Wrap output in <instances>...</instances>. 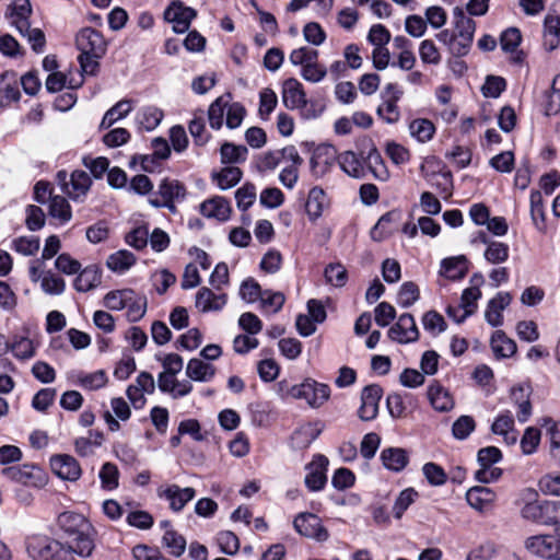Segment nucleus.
<instances>
[{
	"mask_svg": "<svg viewBox=\"0 0 560 560\" xmlns=\"http://www.w3.org/2000/svg\"><path fill=\"white\" fill-rule=\"evenodd\" d=\"M56 523L67 544L72 545L78 556L89 558L93 553L95 530L84 515L66 511L57 516Z\"/></svg>",
	"mask_w": 560,
	"mask_h": 560,
	"instance_id": "1",
	"label": "nucleus"
},
{
	"mask_svg": "<svg viewBox=\"0 0 560 560\" xmlns=\"http://www.w3.org/2000/svg\"><path fill=\"white\" fill-rule=\"evenodd\" d=\"M475 31V21L467 16L462 9L455 8L453 28L441 31L436 38L447 48L451 55L464 57L470 50Z\"/></svg>",
	"mask_w": 560,
	"mask_h": 560,
	"instance_id": "2",
	"label": "nucleus"
},
{
	"mask_svg": "<svg viewBox=\"0 0 560 560\" xmlns=\"http://www.w3.org/2000/svg\"><path fill=\"white\" fill-rule=\"evenodd\" d=\"M278 385L282 398L304 399L311 408L315 409L320 408L330 397V387L313 378H306L294 385L282 381Z\"/></svg>",
	"mask_w": 560,
	"mask_h": 560,
	"instance_id": "3",
	"label": "nucleus"
},
{
	"mask_svg": "<svg viewBox=\"0 0 560 560\" xmlns=\"http://www.w3.org/2000/svg\"><path fill=\"white\" fill-rule=\"evenodd\" d=\"M77 46L81 51L79 61L85 73L93 74L98 67V59L106 51V42L102 34L91 27H85L77 35Z\"/></svg>",
	"mask_w": 560,
	"mask_h": 560,
	"instance_id": "4",
	"label": "nucleus"
},
{
	"mask_svg": "<svg viewBox=\"0 0 560 560\" xmlns=\"http://www.w3.org/2000/svg\"><path fill=\"white\" fill-rule=\"evenodd\" d=\"M27 550L36 560H77L72 545H63L47 537H35L30 540Z\"/></svg>",
	"mask_w": 560,
	"mask_h": 560,
	"instance_id": "5",
	"label": "nucleus"
},
{
	"mask_svg": "<svg viewBox=\"0 0 560 560\" xmlns=\"http://www.w3.org/2000/svg\"><path fill=\"white\" fill-rule=\"evenodd\" d=\"M293 527L301 536L323 542L329 538V533L322 520L313 513L302 512L293 520Z\"/></svg>",
	"mask_w": 560,
	"mask_h": 560,
	"instance_id": "6",
	"label": "nucleus"
},
{
	"mask_svg": "<svg viewBox=\"0 0 560 560\" xmlns=\"http://www.w3.org/2000/svg\"><path fill=\"white\" fill-rule=\"evenodd\" d=\"M2 475L10 479L28 487H43L46 485L47 478L45 472L34 465L10 466L2 469Z\"/></svg>",
	"mask_w": 560,
	"mask_h": 560,
	"instance_id": "7",
	"label": "nucleus"
},
{
	"mask_svg": "<svg viewBox=\"0 0 560 560\" xmlns=\"http://www.w3.org/2000/svg\"><path fill=\"white\" fill-rule=\"evenodd\" d=\"M525 548L546 560H560V538L553 535H536L525 540Z\"/></svg>",
	"mask_w": 560,
	"mask_h": 560,
	"instance_id": "8",
	"label": "nucleus"
},
{
	"mask_svg": "<svg viewBox=\"0 0 560 560\" xmlns=\"http://www.w3.org/2000/svg\"><path fill=\"white\" fill-rule=\"evenodd\" d=\"M288 161L303 163V159L293 145L261 153L258 158L257 165L260 171L268 172L276 170L282 162Z\"/></svg>",
	"mask_w": 560,
	"mask_h": 560,
	"instance_id": "9",
	"label": "nucleus"
},
{
	"mask_svg": "<svg viewBox=\"0 0 560 560\" xmlns=\"http://www.w3.org/2000/svg\"><path fill=\"white\" fill-rule=\"evenodd\" d=\"M196 15L192 8L184 5L180 1H173L164 11L165 21L171 23L173 31L178 34L188 31Z\"/></svg>",
	"mask_w": 560,
	"mask_h": 560,
	"instance_id": "10",
	"label": "nucleus"
},
{
	"mask_svg": "<svg viewBox=\"0 0 560 560\" xmlns=\"http://www.w3.org/2000/svg\"><path fill=\"white\" fill-rule=\"evenodd\" d=\"M50 468L56 476L67 481H77L82 475L79 462L69 454L52 455Z\"/></svg>",
	"mask_w": 560,
	"mask_h": 560,
	"instance_id": "11",
	"label": "nucleus"
},
{
	"mask_svg": "<svg viewBox=\"0 0 560 560\" xmlns=\"http://www.w3.org/2000/svg\"><path fill=\"white\" fill-rule=\"evenodd\" d=\"M195 495L196 491L191 487L180 488L177 485H168L158 489V497L165 499L174 512L182 511Z\"/></svg>",
	"mask_w": 560,
	"mask_h": 560,
	"instance_id": "12",
	"label": "nucleus"
},
{
	"mask_svg": "<svg viewBox=\"0 0 560 560\" xmlns=\"http://www.w3.org/2000/svg\"><path fill=\"white\" fill-rule=\"evenodd\" d=\"M388 336L399 343H409L418 340L419 330L412 315L406 313L399 316L397 323L390 327Z\"/></svg>",
	"mask_w": 560,
	"mask_h": 560,
	"instance_id": "13",
	"label": "nucleus"
},
{
	"mask_svg": "<svg viewBox=\"0 0 560 560\" xmlns=\"http://www.w3.org/2000/svg\"><path fill=\"white\" fill-rule=\"evenodd\" d=\"M382 398V388L377 385L365 386L361 393V406L358 415L363 421H371L378 413L380 400Z\"/></svg>",
	"mask_w": 560,
	"mask_h": 560,
	"instance_id": "14",
	"label": "nucleus"
},
{
	"mask_svg": "<svg viewBox=\"0 0 560 560\" xmlns=\"http://www.w3.org/2000/svg\"><path fill=\"white\" fill-rule=\"evenodd\" d=\"M282 102L287 108L299 109L306 106L307 100L302 83L289 78L282 84Z\"/></svg>",
	"mask_w": 560,
	"mask_h": 560,
	"instance_id": "15",
	"label": "nucleus"
},
{
	"mask_svg": "<svg viewBox=\"0 0 560 560\" xmlns=\"http://www.w3.org/2000/svg\"><path fill=\"white\" fill-rule=\"evenodd\" d=\"M324 424L320 421L304 422L291 435V444L296 450L308 447L322 433Z\"/></svg>",
	"mask_w": 560,
	"mask_h": 560,
	"instance_id": "16",
	"label": "nucleus"
},
{
	"mask_svg": "<svg viewBox=\"0 0 560 560\" xmlns=\"http://www.w3.org/2000/svg\"><path fill=\"white\" fill-rule=\"evenodd\" d=\"M31 14L32 7L30 0H13L8 8L5 16L19 33H24L28 30Z\"/></svg>",
	"mask_w": 560,
	"mask_h": 560,
	"instance_id": "17",
	"label": "nucleus"
},
{
	"mask_svg": "<svg viewBox=\"0 0 560 560\" xmlns=\"http://www.w3.org/2000/svg\"><path fill=\"white\" fill-rule=\"evenodd\" d=\"M497 499L495 492L487 487H472L466 492V501L469 506L479 513L491 510Z\"/></svg>",
	"mask_w": 560,
	"mask_h": 560,
	"instance_id": "18",
	"label": "nucleus"
},
{
	"mask_svg": "<svg viewBox=\"0 0 560 560\" xmlns=\"http://www.w3.org/2000/svg\"><path fill=\"white\" fill-rule=\"evenodd\" d=\"M485 279L481 275H474L470 279V287L463 291L460 307L464 310L462 318H467L477 310V301L481 298L480 287Z\"/></svg>",
	"mask_w": 560,
	"mask_h": 560,
	"instance_id": "19",
	"label": "nucleus"
},
{
	"mask_svg": "<svg viewBox=\"0 0 560 560\" xmlns=\"http://www.w3.org/2000/svg\"><path fill=\"white\" fill-rule=\"evenodd\" d=\"M158 387L162 393L168 394L174 399L185 397L192 390L189 381H178L176 375L167 374L158 375Z\"/></svg>",
	"mask_w": 560,
	"mask_h": 560,
	"instance_id": "20",
	"label": "nucleus"
},
{
	"mask_svg": "<svg viewBox=\"0 0 560 560\" xmlns=\"http://www.w3.org/2000/svg\"><path fill=\"white\" fill-rule=\"evenodd\" d=\"M401 220V212L389 211L382 215L371 231L374 241L381 242L398 230Z\"/></svg>",
	"mask_w": 560,
	"mask_h": 560,
	"instance_id": "21",
	"label": "nucleus"
},
{
	"mask_svg": "<svg viewBox=\"0 0 560 560\" xmlns=\"http://www.w3.org/2000/svg\"><path fill=\"white\" fill-rule=\"evenodd\" d=\"M226 304V295L224 293H215L209 288H201L196 294V307L202 312H217Z\"/></svg>",
	"mask_w": 560,
	"mask_h": 560,
	"instance_id": "22",
	"label": "nucleus"
},
{
	"mask_svg": "<svg viewBox=\"0 0 560 560\" xmlns=\"http://www.w3.org/2000/svg\"><path fill=\"white\" fill-rule=\"evenodd\" d=\"M200 212L207 218L226 221L231 217L232 208L224 197L214 196L200 205Z\"/></svg>",
	"mask_w": 560,
	"mask_h": 560,
	"instance_id": "23",
	"label": "nucleus"
},
{
	"mask_svg": "<svg viewBox=\"0 0 560 560\" xmlns=\"http://www.w3.org/2000/svg\"><path fill=\"white\" fill-rule=\"evenodd\" d=\"M512 296L508 292H499L492 298L487 305L485 318L487 323L493 327H498L503 323L502 312L510 305Z\"/></svg>",
	"mask_w": 560,
	"mask_h": 560,
	"instance_id": "24",
	"label": "nucleus"
},
{
	"mask_svg": "<svg viewBox=\"0 0 560 560\" xmlns=\"http://www.w3.org/2000/svg\"><path fill=\"white\" fill-rule=\"evenodd\" d=\"M327 465V458L323 455H317L307 466L308 472L305 476V483L308 489L317 491L325 486Z\"/></svg>",
	"mask_w": 560,
	"mask_h": 560,
	"instance_id": "25",
	"label": "nucleus"
},
{
	"mask_svg": "<svg viewBox=\"0 0 560 560\" xmlns=\"http://www.w3.org/2000/svg\"><path fill=\"white\" fill-rule=\"evenodd\" d=\"M427 395L433 409L439 412H447L455 406L452 394L439 383L431 384Z\"/></svg>",
	"mask_w": 560,
	"mask_h": 560,
	"instance_id": "26",
	"label": "nucleus"
},
{
	"mask_svg": "<svg viewBox=\"0 0 560 560\" xmlns=\"http://www.w3.org/2000/svg\"><path fill=\"white\" fill-rule=\"evenodd\" d=\"M328 206L329 199L322 187L315 186L308 191L305 210L310 220L316 221L320 218Z\"/></svg>",
	"mask_w": 560,
	"mask_h": 560,
	"instance_id": "27",
	"label": "nucleus"
},
{
	"mask_svg": "<svg viewBox=\"0 0 560 560\" xmlns=\"http://www.w3.org/2000/svg\"><path fill=\"white\" fill-rule=\"evenodd\" d=\"M530 390L528 386H514L511 389V400L517 408L516 417L520 422H526L532 416V404L529 399Z\"/></svg>",
	"mask_w": 560,
	"mask_h": 560,
	"instance_id": "28",
	"label": "nucleus"
},
{
	"mask_svg": "<svg viewBox=\"0 0 560 560\" xmlns=\"http://www.w3.org/2000/svg\"><path fill=\"white\" fill-rule=\"evenodd\" d=\"M104 434L97 430H90L88 435L79 436L73 442L74 452L81 457H89L95 454V451L102 446Z\"/></svg>",
	"mask_w": 560,
	"mask_h": 560,
	"instance_id": "29",
	"label": "nucleus"
},
{
	"mask_svg": "<svg viewBox=\"0 0 560 560\" xmlns=\"http://www.w3.org/2000/svg\"><path fill=\"white\" fill-rule=\"evenodd\" d=\"M102 282V272L96 265L86 266L80 269L74 279L73 287L79 292H89Z\"/></svg>",
	"mask_w": 560,
	"mask_h": 560,
	"instance_id": "30",
	"label": "nucleus"
},
{
	"mask_svg": "<svg viewBox=\"0 0 560 560\" xmlns=\"http://www.w3.org/2000/svg\"><path fill=\"white\" fill-rule=\"evenodd\" d=\"M540 425L545 429L548 438L549 455L560 465V421L546 417L540 420Z\"/></svg>",
	"mask_w": 560,
	"mask_h": 560,
	"instance_id": "31",
	"label": "nucleus"
},
{
	"mask_svg": "<svg viewBox=\"0 0 560 560\" xmlns=\"http://www.w3.org/2000/svg\"><path fill=\"white\" fill-rule=\"evenodd\" d=\"M91 185L90 176L83 171H74L70 180L63 183L62 190L73 200L85 196Z\"/></svg>",
	"mask_w": 560,
	"mask_h": 560,
	"instance_id": "32",
	"label": "nucleus"
},
{
	"mask_svg": "<svg viewBox=\"0 0 560 560\" xmlns=\"http://www.w3.org/2000/svg\"><path fill=\"white\" fill-rule=\"evenodd\" d=\"M491 431L497 435H501L508 445H513L517 441L514 419L510 413L499 415L492 423Z\"/></svg>",
	"mask_w": 560,
	"mask_h": 560,
	"instance_id": "33",
	"label": "nucleus"
},
{
	"mask_svg": "<svg viewBox=\"0 0 560 560\" xmlns=\"http://www.w3.org/2000/svg\"><path fill=\"white\" fill-rule=\"evenodd\" d=\"M560 44V14L549 13L544 22V46L547 50L556 49Z\"/></svg>",
	"mask_w": 560,
	"mask_h": 560,
	"instance_id": "34",
	"label": "nucleus"
},
{
	"mask_svg": "<svg viewBox=\"0 0 560 560\" xmlns=\"http://www.w3.org/2000/svg\"><path fill=\"white\" fill-rule=\"evenodd\" d=\"M215 369L212 364L200 359H190L186 366V375L195 382H209L213 378Z\"/></svg>",
	"mask_w": 560,
	"mask_h": 560,
	"instance_id": "35",
	"label": "nucleus"
},
{
	"mask_svg": "<svg viewBox=\"0 0 560 560\" xmlns=\"http://www.w3.org/2000/svg\"><path fill=\"white\" fill-rule=\"evenodd\" d=\"M161 526L164 528L163 545L168 552L175 557H180L186 549V539L174 530L168 522H162Z\"/></svg>",
	"mask_w": 560,
	"mask_h": 560,
	"instance_id": "36",
	"label": "nucleus"
},
{
	"mask_svg": "<svg viewBox=\"0 0 560 560\" xmlns=\"http://www.w3.org/2000/svg\"><path fill=\"white\" fill-rule=\"evenodd\" d=\"M482 243L487 246L483 253L485 259L490 264H502L509 258V245L503 242L489 241L485 234L481 235Z\"/></svg>",
	"mask_w": 560,
	"mask_h": 560,
	"instance_id": "37",
	"label": "nucleus"
},
{
	"mask_svg": "<svg viewBox=\"0 0 560 560\" xmlns=\"http://www.w3.org/2000/svg\"><path fill=\"white\" fill-rule=\"evenodd\" d=\"M381 460L385 468L400 471L408 464V454L404 448L388 447L382 451Z\"/></svg>",
	"mask_w": 560,
	"mask_h": 560,
	"instance_id": "38",
	"label": "nucleus"
},
{
	"mask_svg": "<svg viewBox=\"0 0 560 560\" xmlns=\"http://www.w3.org/2000/svg\"><path fill=\"white\" fill-rule=\"evenodd\" d=\"M340 168L351 177L362 178L364 176V167L361 159L353 151H345L337 156Z\"/></svg>",
	"mask_w": 560,
	"mask_h": 560,
	"instance_id": "39",
	"label": "nucleus"
},
{
	"mask_svg": "<svg viewBox=\"0 0 560 560\" xmlns=\"http://www.w3.org/2000/svg\"><path fill=\"white\" fill-rule=\"evenodd\" d=\"M490 346L498 358H510L516 352V343L504 331L495 330L491 337Z\"/></svg>",
	"mask_w": 560,
	"mask_h": 560,
	"instance_id": "40",
	"label": "nucleus"
},
{
	"mask_svg": "<svg viewBox=\"0 0 560 560\" xmlns=\"http://www.w3.org/2000/svg\"><path fill=\"white\" fill-rule=\"evenodd\" d=\"M147 298L131 290V296L127 298L126 304L124 303V310L127 311L126 315L128 320H140L147 313Z\"/></svg>",
	"mask_w": 560,
	"mask_h": 560,
	"instance_id": "41",
	"label": "nucleus"
},
{
	"mask_svg": "<svg viewBox=\"0 0 560 560\" xmlns=\"http://www.w3.org/2000/svg\"><path fill=\"white\" fill-rule=\"evenodd\" d=\"M408 129L411 137L420 143L429 142L435 133L434 124L427 118H417L411 120Z\"/></svg>",
	"mask_w": 560,
	"mask_h": 560,
	"instance_id": "42",
	"label": "nucleus"
},
{
	"mask_svg": "<svg viewBox=\"0 0 560 560\" xmlns=\"http://www.w3.org/2000/svg\"><path fill=\"white\" fill-rule=\"evenodd\" d=\"M158 195L167 202V208L174 210V200L185 196V188L177 180L163 179L159 185Z\"/></svg>",
	"mask_w": 560,
	"mask_h": 560,
	"instance_id": "43",
	"label": "nucleus"
},
{
	"mask_svg": "<svg viewBox=\"0 0 560 560\" xmlns=\"http://www.w3.org/2000/svg\"><path fill=\"white\" fill-rule=\"evenodd\" d=\"M248 150L244 145H236L232 142H224L220 149L221 163L238 164L245 162Z\"/></svg>",
	"mask_w": 560,
	"mask_h": 560,
	"instance_id": "44",
	"label": "nucleus"
},
{
	"mask_svg": "<svg viewBox=\"0 0 560 560\" xmlns=\"http://www.w3.org/2000/svg\"><path fill=\"white\" fill-rule=\"evenodd\" d=\"M467 269L464 257L446 258L442 261L441 275L451 280H458L465 277Z\"/></svg>",
	"mask_w": 560,
	"mask_h": 560,
	"instance_id": "45",
	"label": "nucleus"
},
{
	"mask_svg": "<svg viewBox=\"0 0 560 560\" xmlns=\"http://www.w3.org/2000/svg\"><path fill=\"white\" fill-rule=\"evenodd\" d=\"M228 98L230 94L222 95L213 101L208 109V119L212 129L219 130L223 126V118L226 115Z\"/></svg>",
	"mask_w": 560,
	"mask_h": 560,
	"instance_id": "46",
	"label": "nucleus"
},
{
	"mask_svg": "<svg viewBox=\"0 0 560 560\" xmlns=\"http://www.w3.org/2000/svg\"><path fill=\"white\" fill-rule=\"evenodd\" d=\"M9 351H11L18 360H30L35 355L36 347L30 338L15 336L12 342H10Z\"/></svg>",
	"mask_w": 560,
	"mask_h": 560,
	"instance_id": "47",
	"label": "nucleus"
},
{
	"mask_svg": "<svg viewBox=\"0 0 560 560\" xmlns=\"http://www.w3.org/2000/svg\"><path fill=\"white\" fill-rule=\"evenodd\" d=\"M131 110L132 102L130 100L119 101L105 113L101 121V128H109L116 121L125 118Z\"/></svg>",
	"mask_w": 560,
	"mask_h": 560,
	"instance_id": "48",
	"label": "nucleus"
},
{
	"mask_svg": "<svg viewBox=\"0 0 560 560\" xmlns=\"http://www.w3.org/2000/svg\"><path fill=\"white\" fill-rule=\"evenodd\" d=\"M242 176L243 173L238 167L226 166L213 174L212 178L221 190H228L234 187L241 180Z\"/></svg>",
	"mask_w": 560,
	"mask_h": 560,
	"instance_id": "49",
	"label": "nucleus"
},
{
	"mask_svg": "<svg viewBox=\"0 0 560 560\" xmlns=\"http://www.w3.org/2000/svg\"><path fill=\"white\" fill-rule=\"evenodd\" d=\"M136 262V257L132 253L120 249L108 256L106 265L115 272L122 273L127 271Z\"/></svg>",
	"mask_w": 560,
	"mask_h": 560,
	"instance_id": "50",
	"label": "nucleus"
},
{
	"mask_svg": "<svg viewBox=\"0 0 560 560\" xmlns=\"http://www.w3.org/2000/svg\"><path fill=\"white\" fill-rule=\"evenodd\" d=\"M530 215L535 226L539 231L545 230V210L544 200L540 191L535 190L530 192Z\"/></svg>",
	"mask_w": 560,
	"mask_h": 560,
	"instance_id": "51",
	"label": "nucleus"
},
{
	"mask_svg": "<svg viewBox=\"0 0 560 560\" xmlns=\"http://www.w3.org/2000/svg\"><path fill=\"white\" fill-rule=\"evenodd\" d=\"M278 104L276 92L270 88H265L259 93L258 114L261 119H268Z\"/></svg>",
	"mask_w": 560,
	"mask_h": 560,
	"instance_id": "52",
	"label": "nucleus"
},
{
	"mask_svg": "<svg viewBox=\"0 0 560 560\" xmlns=\"http://www.w3.org/2000/svg\"><path fill=\"white\" fill-rule=\"evenodd\" d=\"M40 288L48 295H60L66 290V282L51 271H46L43 275Z\"/></svg>",
	"mask_w": 560,
	"mask_h": 560,
	"instance_id": "53",
	"label": "nucleus"
},
{
	"mask_svg": "<svg viewBox=\"0 0 560 560\" xmlns=\"http://www.w3.org/2000/svg\"><path fill=\"white\" fill-rule=\"evenodd\" d=\"M545 114L556 115L560 112V74H557L551 84L550 91L546 95Z\"/></svg>",
	"mask_w": 560,
	"mask_h": 560,
	"instance_id": "54",
	"label": "nucleus"
},
{
	"mask_svg": "<svg viewBox=\"0 0 560 560\" xmlns=\"http://www.w3.org/2000/svg\"><path fill=\"white\" fill-rule=\"evenodd\" d=\"M49 214L62 223L70 221L72 217L71 208L65 197L54 196L50 198Z\"/></svg>",
	"mask_w": 560,
	"mask_h": 560,
	"instance_id": "55",
	"label": "nucleus"
},
{
	"mask_svg": "<svg viewBox=\"0 0 560 560\" xmlns=\"http://www.w3.org/2000/svg\"><path fill=\"white\" fill-rule=\"evenodd\" d=\"M419 56L424 65L436 66L441 62V52L432 39H424L419 45Z\"/></svg>",
	"mask_w": 560,
	"mask_h": 560,
	"instance_id": "56",
	"label": "nucleus"
},
{
	"mask_svg": "<svg viewBox=\"0 0 560 560\" xmlns=\"http://www.w3.org/2000/svg\"><path fill=\"white\" fill-rule=\"evenodd\" d=\"M39 246L40 242L37 236H20L12 241V248L24 256L35 255Z\"/></svg>",
	"mask_w": 560,
	"mask_h": 560,
	"instance_id": "57",
	"label": "nucleus"
},
{
	"mask_svg": "<svg viewBox=\"0 0 560 560\" xmlns=\"http://www.w3.org/2000/svg\"><path fill=\"white\" fill-rule=\"evenodd\" d=\"M162 118V110L153 106L143 108L138 115L140 126L148 131L155 129L160 125Z\"/></svg>",
	"mask_w": 560,
	"mask_h": 560,
	"instance_id": "58",
	"label": "nucleus"
},
{
	"mask_svg": "<svg viewBox=\"0 0 560 560\" xmlns=\"http://www.w3.org/2000/svg\"><path fill=\"white\" fill-rule=\"evenodd\" d=\"M317 59L318 51L306 46L293 49L289 56V61L293 66H301L302 68L306 67V65L311 62L316 61Z\"/></svg>",
	"mask_w": 560,
	"mask_h": 560,
	"instance_id": "59",
	"label": "nucleus"
},
{
	"mask_svg": "<svg viewBox=\"0 0 560 560\" xmlns=\"http://www.w3.org/2000/svg\"><path fill=\"white\" fill-rule=\"evenodd\" d=\"M129 296H131V289L113 290L105 294L103 304L108 310L121 311Z\"/></svg>",
	"mask_w": 560,
	"mask_h": 560,
	"instance_id": "60",
	"label": "nucleus"
},
{
	"mask_svg": "<svg viewBox=\"0 0 560 560\" xmlns=\"http://www.w3.org/2000/svg\"><path fill=\"white\" fill-rule=\"evenodd\" d=\"M107 383V376L104 371H95L89 374H82L78 377V384L89 390H95L104 387Z\"/></svg>",
	"mask_w": 560,
	"mask_h": 560,
	"instance_id": "61",
	"label": "nucleus"
},
{
	"mask_svg": "<svg viewBox=\"0 0 560 560\" xmlns=\"http://www.w3.org/2000/svg\"><path fill=\"white\" fill-rule=\"evenodd\" d=\"M540 431L534 427H528L521 439V448L523 454L532 455L536 452L540 443Z\"/></svg>",
	"mask_w": 560,
	"mask_h": 560,
	"instance_id": "62",
	"label": "nucleus"
},
{
	"mask_svg": "<svg viewBox=\"0 0 560 560\" xmlns=\"http://www.w3.org/2000/svg\"><path fill=\"white\" fill-rule=\"evenodd\" d=\"M422 472L431 486L440 487L447 480L445 470L435 463H427L422 467Z\"/></svg>",
	"mask_w": 560,
	"mask_h": 560,
	"instance_id": "63",
	"label": "nucleus"
},
{
	"mask_svg": "<svg viewBox=\"0 0 560 560\" xmlns=\"http://www.w3.org/2000/svg\"><path fill=\"white\" fill-rule=\"evenodd\" d=\"M325 279L334 287H343L347 282V269L341 264H329L325 269Z\"/></svg>",
	"mask_w": 560,
	"mask_h": 560,
	"instance_id": "64",
	"label": "nucleus"
}]
</instances>
